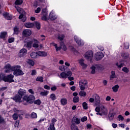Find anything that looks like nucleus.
<instances>
[{
	"instance_id": "f257e3e1",
	"label": "nucleus",
	"mask_w": 130,
	"mask_h": 130,
	"mask_svg": "<svg viewBox=\"0 0 130 130\" xmlns=\"http://www.w3.org/2000/svg\"><path fill=\"white\" fill-rule=\"evenodd\" d=\"M26 94V90L22 89H20L18 93L15 95L14 98H12L14 101H15L16 103H21L22 102V98L23 100L22 104L27 106L28 104H35L36 105H41V100L40 99L35 100V96L33 95H27ZM25 101V102H24Z\"/></svg>"
},
{
	"instance_id": "f03ea898",
	"label": "nucleus",
	"mask_w": 130,
	"mask_h": 130,
	"mask_svg": "<svg viewBox=\"0 0 130 130\" xmlns=\"http://www.w3.org/2000/svg\"><path fill=\"white\" fill-rule=\"evenodd\" d=\"M21 69V66L19 65L15 66V68L14 70H13V75L15 76V77H19V76H23L25 73L22 71Z\"/></svg>"
},
{
	"instance_id": "7ed1b4c3",
	"label": "nucleus",
	"mask_w": 130,
	"mask_h": 130,
	"mask_svg": "<svg viewBox=\"0 0 130 130\" xmlns=\"http://www.w3.org/2000/svg\"><path fill=\"white\" fill-rule=\"evenodd\" d=\"M16 68V66H11V64L7 63L6 65L5 66L4 69H5V73H11V72H13L15 70Z\"/></svg>"
},
{
	"instance_id": "20e7f679",
	"label": "nucleus",
	"mask_w": 130,
	"mask_h": 130,
	"mask_svg": "<svg viewBox=\"0 0 130 130\" xmlns=\"http://www.w3.org/2000/svg\"><path fill=\"white\" fill-rule=\"evenodd\" d=\"M14 77L12 74L5 75V83H15Z\"/></svg>"
},
{
	"instance_id": "39448f33",
	"label": "nucleus",
	"mask_w": 130,
	"mask_h": 130,
	"mask_svg": "<svg viewBox=\"0 0 130 130\" xmlns=\"http://www.w3.org/2000/svg\"><path fill=\"white\" fill-rule=\"evenodd\" d=\"M71 75H73V73H72V71H69L67 73L64 72L61 73L60 76L61 79H67L68 78V77L71 76Z\"/></svg>"
},
{
	"instance_id": "423d86ee",
	"label": "nucleus",
	"mask_w": 130,
	"mask_h": 130,
	"mask_svg": "<svg viewBox=\"0 0 130 130\" xmlns=\"http://www.w3.org/2000/svg\"><path fill=\"white\" fill-rule=\"evenodd\" d=\"M94 57H95V60L98 61L101 60L104 57V54L102 52H98L95 54Z\"/></svg>"
},
{
	"instance_id": "0eeeda50",
	"label": "nucleus",
	"mask_w": 130,
	"mask_h": 130,
	"mask_svg": "<svg viewBox=\"0 0 130 130\" xmlns=\"http://www.w3.org/2000/svg\"><path fill=\"white\" fill-rule=\"evenodd\" d=\"M96 115H100V116H102V115L106 116L108 114V110L107 109L103 106L101 108V113H96Z\"/></svg>"
},
{
	"instance_id": "6e6552de",
	"label": "nucleus",
	"mask_w": 130,
	"mask_h": 130,
	"mask_svg": "<svg viewBox=\"0 0 130 130\" xmlns=\"http://www.w3.org/2000/svg\"><path fill=\"white\" fill-rule=\"evenodd\" d=\"M74 40L76 41V43L79 46H83L84 44L85 43L81 40L79 37L77 36H74Z\"/></svg>"
},
{
	"instance_id": "1a4fd4ad",
	"label": "nucleus",
	"mask_w": 130,
	"mask_h": 130,
	"mask_svg": "<svg viewBox=\"0 0 130 130\" xmlns=\"http://www.w3.org/2000/svg\"><path fill=\"white\" fill-rule=\"evenodd\" d=\"M93 56H94V54L92 51H88L85 54V57L86 59H91Z\"/></svg>"
},
{
	"instance_id": "9d476101",
	"label": "nucleus",
	"mask_w": 130,
	"mask_h": 130,
	"mask_svg": "<svg viewBox=\"0 0 130 130\" xmlns=\"http://www.w3.org/2000/svg\"><path fill=\"white\" fill-rule=\"evenodd\" d=\"M32 34V31L30 29H24L22 31L23 37H29Z\"/></svg>"
},
{
	"instance_id": "9b49d317",
	"label": "nucleus",
	"mask_w": 130,
	"mask_h": 130,
	"mask_svg": "<svg viewBox=\"0 0 130 130\" xmlns=\"http://www.w3.org/2000/svg\"><path fill=\"white\" fill-rule=\"evenodd\" d=\"M79 85H80V90L81 91H85L86 89L85 86L88 85V81L86 80H84V82H79Z\"/></svg>"
},
{
	"instance_id": "f8f14e48",
	"label": "nucleus",
	"mask_w": 130,
	"mask_h": 130,
	"mask_svg": "<svg viewBox=\"0 0 130 130\" xmlns=\"http://www.w3.org/2000/svg\"><path fill=\"white\" fill-rule=\"evenodd\" d=\"M72 122L75 124H80L81 123V119L76 116H74L72 119Z\"/></svg>"
},
{
	"instance_id": "ddd939ff",
	"label": "nucleus",
	"mask_w": 130,
	"mask_h": 130,
	"mask_svg": "<svg viewBox=\"0 0 130 130\" xmlns=\"http://www.w3.org/2000/svg\"><path fill=\"white\" fill-rule=\"evenodd\" d=\"M93 98H94L95 104L96 105H99V104H100V96H99V95L95 93L93 95Z\"/></svg>"
},
{
	"instance_id": "4468645a",
	"label": "nucleus",
	"mask_w": 130,
	"mask_h": 130,
	"mask_svg": "<svg viewBox=\"0 0 130 130\" xmlns=\"http://www.w3.org/2000/svg\"><path fill=\"white\" fill-rule=\"evenodd\" d=\"M33 43L32 47L34 48H38L39 47V41L37 39H33Z\"/></svg>"
},
{
	"instance_id": "2eb2a0df",
	"label": "nucleus",
	"mask_w": 130,
	"mask_h": 130,
	"mask_svg": "<svg viewBox=\"0 0 130 130\" xmlns=\"http://www.w3.org/2000/svg\"><path fill=\"white\" fill-rule=\"evenodd\" d=\"M27 53V50L26 49H22L20 50L19 52V56L20 57H24V55H25V54Z\"/></svg>"
},
{
	"instance_id": "dca6fc26",
	"label": "nucleus",
	"mask_w": 130,
	"mask_h": 130,
	"mask_svg": "<svg viewBox=\"0 0 130 130\" xmlns=\"http://www.w3.org/2000/svg\"><path fill=\"white\" fill-rule=\"evenodd\" d=\"M9 12H5L3 13V16L6 20H12L13 17H12L11 16H9Z\"/></svg>"
},
{
	"instance_id": "f3484780",
	"label": "nucleus",
	"mask_w": 130,
	"mask_h": 130,
	"mask_svg": "<svg viewBox=\"0 0 130 130\" xmlns=\"http://www.w3.org/2000/svg\"><path fill=\"white\" fill-rule=\"evenodd\" d=\"M49 18L51 21H54V20L57 19V16L54 14L50 13L49 15Z\"/></svg>"
},
{
	"instance_id": "a211bd4d",
	"label": "nucleus",
	"mask_w": 130,
	"mask_h": 130,
	"mask_svg": "<svg viewBox=\"0 0 130 130\" xmlns=\"http://www.w3.org/2000/svg\"><path fill=\"white\" fill-rule=\"evenodd\" d=\"M37 53L39 56H42V57H45L47 55V53L45 51H38Z\"/></svg>"
},
{
	"instance_id": "6ab92c4d",
	"label": "nucleus",
	"mask_w": 130,
	"mask_h": 130,
	"mask_svg": "<svg viewBox=\"0 0 130 130\" xmlns=\"http://www.w3.org/2000/svg\"><path fill=\"white\" fill-rule=\"evenodd\" d=\"M8 32L7 31H3L0 34V39H5L6 38Z\"/></svg>"
},
{
	"instance_id": "aec40b11",
	"label": "nucleus",
	"mask_w": 130,
	"mask_h": 130,
	"mask_svg": "<svg viewBox=\"0 0 130 130\" xmlns=\"http://www.w3.org/2000/svg\"><path fill=\"white\" fill-rule=\"evenodd\" d=\"M32 44H33V39L26 43V47L27 48H31Z\"/></svg>"
},
{
	"instance_id": "412c9836",
	"label": "nucleus",
	"mask_w": 130,
	"mask_h": 130,
	"mask_svg": "<svg viewBox=\"0 0 130 130\" xmlns=\"http://www.w3.org/2000/svg\"><path fill=\"white\" fill-rule=\"evenodd\" d=\"M6 80V75L3 73H0V82L3 81L5 82Z\"/></svg>"
},
{
	"instance_id": "4be33fe9",
	"label": "nucleus",
	"mask_w": 130,
	"mask_h": 130,
	"mask_svg": "<svg viewBox=\"0 0 130 130\" xmlns=\"http://www.w3.org/2000/svg\"><path fill=\"white\" fill-rule=\"evenodd\" d=\"M60 103L61 105H67L68 104V100L66 98H62L60 100Z\"/></svg>"
},
{
	"instance_id": "5701e85b",
	"label": "nucleus",
	"mask_w": 130,
	"mask_h": 130,
	"mask_svg": "<svg viewBox=\"0 0 130 130\" xmlns=\"http://www.w3.org/2000/svg\"><path fill=\"white\" fill-rule=\"evenodd\" d=\"M24 25L26 28H33L34 27V23L30 22L26 23Z\"/></svg>"
},
{
	"instance_id": "b1692460",
	"label": "nucleus",
	"mask_w": 130,
	"mask_h": 130,
	"mask_svg": "<svg viewBox=\"0 0 130 130\" xmlns=\"http://www.w3.org/2000/svg\"><path fill=\"white\" fill-rule=\"evenodd\" d=\"M13 34L15 35H19V33H20V30H19V28L17 26H15L13 28Z\"/></svg>"
},
{
	"instance_id": "393cba45",
	"label": "nucleus",
	"mask_w": 130,
	"mask_h": 130,
	"mask_svg": "<svg viewBox=\"0 0 130 130\" xmlns=\"http://www.w3.org/2000/svg\"><path fill=\"white\" fill-rule=\"evenodd\" d=\"M118 89H119V85L118 84H116L112 87V90L115 93L118 91Z\"/></svg>"
},
{
	"instance_id": "a878e982",
	"label": "nucleus",
	"mask_w": 130,
	"mask_h": 130,
	"mask_svg": "<svg viewBox=\"0 0 130 130\" xmlns=\"http://www.w3.org/2000/svg\"><path fill=\"white\" fill-rule=\"evenodd\" d=\"M35 25L38 30H40V29H41V24L38 21L35 22Z\"/></svg>"
},
{
	"instance_id": "bb28decb",
	"label": "nucleus",
	"mask_w": 130,
	"mask_h": 130,
	"mask_svg": "<svg viewBox=\"0 0 130 130\" xmlns=\"http://www.w3.org/2000/svg\"><path fill=\"white\" fill-rule=\"evenodd\" d=\"M71 130H79L78 126L76 125L75 123H73L71 125Z\"/></svg>"
},
{
	"instance_id": "cd10ccee",
	"label": "nucleus",
	"mask_w": 130,
	"mask_h": 130,
	"mask_svg": "<svg viewBox=\"0 0 130 130\" xmlns=\"http://www.w3.org/2000/svg\"><path fill=\"white\" fill-rule=\"evenodd\" d=\"M37 56H38V53L37 52H31L30 53V57H31V58H37Z\"/></svg>"
},
{
	"instance_id": "c85d7f7f",
	"label": "nucleus",
	"mask_w": 130,
	"mask_h": 130,
	"mask_svg": "<svg viewBox=\"0 0 130 130\" xmlns=\"http://www.w3.org/2000/svg\"><path fill=\"white\" fill-rule=\"evenodd\" d=\"M114 115H115V113H109L108 116L109 120H113V119L114 118Z\"/></svg>"
},
{
	"instance_id": "c756f323",
	"label": "nucleus",
	"mask_w": 130,
	"mask_h": 130,
	"mask_svg": "<svg viewBox=\"0 0 130 130\" xmlns=\"http://www.w3.org/2000/svg\"><path fill=\"white\" fill-rule=\"evenodd\" d=\"M90 69L91 70V74H92V75H95L96 73V67L95 66H92Z\"/></svg>"
},
{
	"instance_id": "7c9ffc66",
	"label": "nucleus",
	"mask_w": 130,
	"mask_h": 130,
	"mask_svg": "<svg viewBox=\"0 0 130 130\" xmlns=\"http://www.w3.org/2000/svg\"><path fill=\"white\" fill-rule=\"evenodd\" d=\"M79 95L81 97H86L87 96V93L86 91H81L79 92Z\"/></svg>"
},
{
	"instance_id": "2f4dec72",
	"label": "nucleus",
	"mask_w": 130,
	"mask_h": 130,
	"mask_svg": "<svg viewBox=\"0 0 130 130\" xmlns=\"http://www.w3.org/2000/svg\"><path fill=\"white\" fill-rule=\"evenodd\" d=\"M59 69L60 71H61L62 72H67V69H68V67L63 65L62 66H60Z\"/></svg>"
},
{
	"instance_id": "473e14b6",
	"label": "nucleus",
	"mask_w": 130,
	"mask_h": 130,
	"mask_svg": "<svg viewBox=\"0 0 130 130\" xmlns=\"http://www.w3.org/2000/svg\"><path fill=\"white\" fill-rule=\"evenodd\" d=\"M80 101L79 96H74L73 98V102L74 103H78Z\"/></svg>"
},
{
	"instance_id": "72a5a7b5",
	"label": "nucleus",
	"mask_w": 130,
	"mask_h": 130,
	"mask_svg": "<svg viewBox=\"0 0 130 130\" xmlns=\"http://www.w3.org/2000/svg\"><path fill=\"white\" fill-rule=\"evenodd\" d=\"M43 77L39 76L36 78V81H37V82H40L41 83H43Z\"/></svg>"
},
{
	"instance_id": "f704fd0d",
	"label": "nucleus",
	"mask_w": 130,
	"mask_h": 130,
	"mask_svg": "<svg viewBox=\"0 0 130 130\" xmlns=\"http://www.w3.org/2000/svg\"><path fill=\"white\" fill-rule=\"evenodd\" d=\"M48 14V13H45L43 15V16L41 17V20H43V21H47V16Z\"/></svg>"
},
{
	"instance_id": "c9c22d12",
	"label": "nucleus",
	"mask_w": 130,
	"mask_h": 130,
	"mask_svg": "<svg viewBox=\"0 0 130 130\" xmlns=\"http://www.w3.org/2000/svg\"><path fill=\"white\" fill-rule=\"evenodd\" d=\"M23 4V0H16L15 2V5L16 6H20Z\"/></svg>"
},
{
	"instance_id": "e433bc0d",
	"label": "nucleus",
	"mask_w": 130,
	"mask_h": 130,
	"mask_svg": "<svg viewBox=\"0 0 130 130\" xmlns=\"http://www.w3.org/2000/svg\"><path fill=\"white\" fill-rule=\"evenodd\" d=\"M27 62L29 66H31V67H34V66L35 63L34 62V61H33V60H31V59H28L27 61Z\"/></svg>"
},
{
	"instance_id": "4c0bfd02",
	"label": "nucleus",
	"mask_w": 130,
	"mask_h": 130,
	"mask_svg": "<svg viewBox=\"0 0 130 130\" xmlns=\"http://www.w3.org/2000/svg\"><path fill=\"white\" fill-rule=\"evenodd\" d=\"M79 63L82 67H85V68H87V64H85V63L84 62V59H81L79 60Z\"/></svg>"
},
{
	"instance_id": "58836bf2",
	"label": "nucleus",
	"mask_w": 130,
	"mask_h": 130,
	"mask_svg": "<svg viewBox=\"0 0 130 130\" xmlns=\"http://www.w3.org/2000/svg\"><path fill=\"white\" fill-rule=\"evenodd\" d=\"M50 98H51V100H52L53 101L56 100V96L54 93H51L50 95Z\"/></svg>"
},
{
	"instance_id": "ea45409f",
	"label": "nucleus",
	"mask_w": 130,
	"mask_h": 130,
	"mask_svg": "<svg viewBox=\"0 0 130 130\" xmlns=\"http://www.w3.org/2000/svg\"><path fill=\"white\" fill-rule=\"evenodd\" d=\"M82 107L83 108V109H85V110H87L88 109V104L86 102H84L82 103Z\"/></svg>"
},
{
	"instance_id": "a19ab883",
	"label": "nucleus",
	"mask_w": 130,
	"mask_h": 130,
	"mask_svg": "<svg viewBox=\"0 0 130 130\" xmlns=\"http://www.w3.org/2000/svg\"><path fill=\"white\" fill-rule=\"evenodd\" d=\"M61 46H62V49L64 51H67L68 50V48L67 47V46L63 43V42H61Z\"/></svg>"
},
{
	"instance_id": "79ce46f5",
	"label": "nucleus",
	"mask_w": 130,
	"mask_h": 130,
	"mask_svg": "<svg viewBox=\"0 0 130 130\" xmlns=\"http://www.w3.org/2000/svg\"><path fill=\"white\" fill-rule=\"evenodd\" d=\"M70 48L71 50L74 53H79V51H78V50H77V49H76V48H75V47H74L73 46H71Z\"/></svg>"
},
{
	"instance_id": "37998d69",
	"label": "nucleus",
	"mask_w": 130,
	"mask_h": 130,
	"mask_svg": "<svg viewBox=\"0 0 130 130\" xmlns=\"http://www.w3.org/2000/svg\"><path fill=\"white\" fill-rule=\"evenodd\" d=\"M31 118L36 119L37 118V114L34 112L31 113Z\"/></svg>"
},
{
	"instance_id": "c03bdc74",
	"label": "nucleus",
	"mask_w": 130,
	"mask_h": 130,
	"mask_svg": "<svg viewBox=\"0 0 130 130\" xmlns=\"http://www.w3.org/2000/svg\"><path fill=\"white\" fill-rule=\"evenodd\" d=\"M40 95H41V96H47V95H48V91H41L40 93Z\"/></svg>"
},
{
	"instance_id": "a18cd8bd",
	"label": "nucleus",
	"mask_w": 130,
	"mask_h": 130,
	"mask_svg": "<svg viewBox=\"0 0 130 130\" xmlns=\"http://www.w3.org/2000/svg\"><path fill=\"white\" fill-rule=\"evenodd\" d=\"M122 57H123L125 59H126V58H128V54H127L126 53H124L121 54Z\"/></svg>"
},
{
	"instance_id": "49530a36",
	"label": "nucleus",
	"mask_w": 130,
	"mask_h": 130,
	"mask_svg": "<svg viewBox=\"0 0 130 130\" xmlns=\"http://www.w3.org/2000/svg\"><path fill=\"white\" fill-rule=\"evenodd\" d=\"M12 117L14 120H17V119H18V118L19 117V114L17 113H14Z\"/></svg>"
},
{
	"instance_id": "de8ad7c7",
	"label": "nucleus",
	"mask_w": 130,
	"mask_h": 130,
	"mask_svg": "<svg viewBox=\"0 0 130 130\" xmlns=\"http://www.w3.org/2000/svg\"><path fill=\"white\" fill-rule=\"evenodd\" d=\"M110 77L111 79H114V78H115V72L112 71L111 75Z\"/></svg>"
},
{
	"instance_id": "09e8293b",
	"label": "nucleus",
	"mask_w": 130,
	"mask_h": 130,
	"mask_svg": "<svg viewBox=\"0 0 130 130\" xmlns=\"http://www.w3.org/2000/svg\"><path fill=\"white\" fill-rule=\"evenodd\" d=\"M5 119L0 115V124H2V123H5Z\"/></svg>"
},
{
	"instance_id": "8fccbe9b",
	"label": "nucleus",
	"mask_w": 130,
	"mask_h": 130,
	"mask_svg": "<svg viewBox=\"0 0 130 130\" xmlns=\"http://www.w3.org/2000/svg\"><path fill=\"white\" fill-rule=\"evenodd\" d=\"M122 71L124 72V73H126V74H127L128 72H129V70L126 67H124L122 69Z\"/></svg>"
},
{
	"instance_id": "3c124183",
	"label": "nucleus",
	"mask_w": 130,
	"mask_h": 130,
	"mask_svg": "<svg viewBox=\"0 0 130 130\" xmlns=\"http://www.w3.org/2000/svg\"><path fill=\"white\" fill-rule=\"evenodd\" d=\"M50 130H55V127L54 124H50L49 126Z\"/></svg>"
},
{
	"instance_id": "603ef678",
	"label": "nucleus",
	"mask_w": 130,
	"mask_h": 130,
	"mask_svg": "<svg viewBox=\"0 0 130 130\" xmlns=\"http://www.w3.org/2000/svg\"><path fill=\"white\" fill-rule=\"evenodd\" d=\"M15 41V38H10L8 39V43H13Z\"/></svg>"
},
{
	"instance_id": "864d4df0",
	"label": "nucleus",
	"mask_w": 130,
	"mask_h": 130,
	"mask_svg": "<svg viewBox=\"0 0 130 130\" xmlns=\"http://www.w3.org/2000/svg\"><path fill=\"white\" fill-rule=\"evenodd\" d=\"M118 118L119 119V121H120V120L122 121L124 120V118L121 115H119L118 116Z\"/></svg>"
},
{
	"instance_id": "5fc2aeb1",
	"label": "nucleus",
	"mask_w": 130,
	"mask_h": 130,
	"mask_svg": "<svg viewBox=\"0 0 130 130\" xmlns=\"http://www.w3.org/2000/svg\"><path fill=\"white\" fill-rule=\"evenodd\" d=\"M81 120L82 122H85V121H87V120H88V118L86 116H84L83 117L81 118Z\"/></svg>"
},
{
	"instance_id": "6e6d98bb",
	"label": "nucleus",
	"mask_w": 130,
	"mask_h": 130,
	"mask_svg": "<svg viewBox=\"0 0 130 130\" xmlns=\"http://www.w3.org/2000/svg\"><path fill=\"white\" fill-rule=\"evenodd\" d=\"M116 67H118V68H119V69H121V68H122V67H123L124 64L123 63H121L119 65L118 64V62H117L116 63Z\"/></svg>"
},
{
	"instance_id": "4d7b16f0",
	"label": "nucleus",
	"mask_w": 130,
	"mask_h": 130,
	"mask_svg": "<svg viewBox=\"0 0 130 130\" xmlns=\"http://www.w3.org/2000/svg\"><path fill=\"white\" fill-rule=\"evenodd\" d=\"M37 75V71L35 70H32L31 71V76H36Z\"/></svg>"
},
{
	"instance_id": "13d9d810",
	"label": "nucleus",
	"mask_w": 130,
	"mask_h": 130,
	"mask_svg": "<svg viewBox=\"0 0 130 130\" xmlns=\"http://www.w3.org/2000/svg\"><path fill=\"white\" fill-rule=\"evenodd\" d=\"M15 8L16 9L17 12L21 14V11H22V9L18 6H15Z\"/></svg>"
},
{
	"instance_id": "bf43d9fd",
	"label": "nucleus",
	"mask_w": 130,
	"mask_h": 130,
	"mask_svg": "<svg viewBox=\"0 0 130 130\" xmlns=\"http://www.w3.org/2000/svg\"><path fill=\"white\" fill-rule=\"evenodd\" d=\"M124 48H125V49H128L129 48V44L127 43H125L124 44Z\"/></svg>"
},
{
	"instance_id": "052dcab7",
	"label": "nucleus",
	"mask_w": 130,
	"mask_h": 130,
	"mask_svg": "<svg viewBox=\"0 0 130 130\" xmlns=\"http://www.w3.org/2000/svg\"><path fill=\"white\" fill-rule=\"evenodd\" d=\"M41 11V8H40V7H38L37 10H35V13L36 14H39V13H40V12Z\"/></svg>"
},
{
	"instance_id": "680f3d73",
	"label": "nucleus",
	"mask_w": 130,
	"mask_h": 130,
	"mask_svg": "<svg viewBox=\"0 0 130 130\" xmlns=\"http://www.w3.org/2000/svg\"><path fill=\"white\" fill-rule=\"evenodd\" d=\"M96 113H100V107H96L95 109Z\"/></svg>"
},
{
	"instance_id": "e2e57ef3",
	"label": "nucleus",
	"mask_w": 130,
	"mask_h": 130,
	"mask_svg": "<svg viewBox=\"0 0 130 130\" xmlns=\"http://www.w3.org/2000/svg\"><path fill=\"white\" fill-rule=\"evenodd\" d=\"M56 121H57V120H56V119L55 118H53L52 120H51V123L52 124H55V122H56Z\"/></svg>"
},
{
	"instance_id": "0e129e2a",
	"label": "nucleus",
	"mask_w": 130,
	"mask_h": 130,
	"mask_svg": "<svg viewBox=\"0 0 130 130\" xmlns=\"http://www.w3.org/2000/svg\"><path fill=\"white\" fill-rule=\"evenodd\" d=\"M72 75H71V76H68L67 78H68V80L69 81H74V78L73 77H72Z\"/></svg>"
},
{
	"instance_id": "69168bd1",
	"label": "nucleus",
	"mask_w": 130,
	"mask_h": 130,
	"mask_svg": "<svg viewBox=\"0 0 130 130\" xmlns=\"http://www.w3.org/2000/svg\"><path fill=\"white\" fill-rule=\"evenodd\" d=\"M44 89H46V90H50V86L47 85H45L44 86Z\"/></svg>"
},
{
	"instance_id": "338daca9",
	"label": "nucleus",
	"mask_w": 130,
	"mask_h": 130,
	"mask_svg": "<svg viewBox=\"0 0 130 130\" xmlns=\"http://www.w3.org/2000/svg\"><path fill=\"white\" fill-rule=\"evenodd\" d=\"M57 87L56 86H54L51 88V91H56Z\"/></svg>"
},
{
	"instance_id": "774afa93",
	"label": "nucleus",
	"mask_w": 130,
	"mask_h": 130,
	"mask_svg": "<svg viewBox=\"0 0 130 130\" xmlns=\"http://www.w3.org/2000/svg\"><path fill=\"white\" fill-rule=\"evenodd\" d=\"M55 49H56V52H57V51H59L61 50V46H60V47L57 46L56 48H55Z\"/></svg>"
}]
</instances>
